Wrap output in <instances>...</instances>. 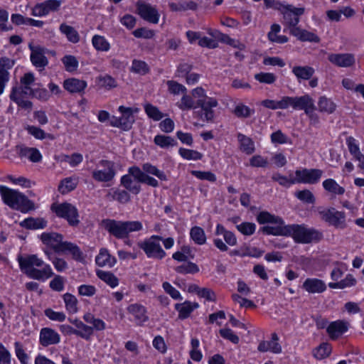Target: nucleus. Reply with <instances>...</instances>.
Wrapping results in <instances>:
<instances>
[{
  "instance_id": "1",
  "label": "nucleus",
  "mask_w": 364,
  "mask_h": 364,
  "mask_svg": "<svg viewBox=\"0 0 364 364\" xmlns=\"http://www.w3.org/2000/svg\"><path fill=\"white\" fill-rule=\"evenodd\" d=\"M18 261L21 269L31 279L45 281L54 275L50 266L36 255L18 257Z\"/></svg>"
},
{
  "instance_id": "2",
  "label": "nucleus",
  "mask_w": 364,
  "mask_h": 364,
  "mask_svg": "<svg viewBox=\"0 0 364 364\" xmlns=\"http://www.w3.org/2000/svg\"><path fill=\"white\" fill-rule=\"evenodd\" d=\"M104 228L117 239H124L133 232L142 230L143 225L140 221H122L114 219H105L102 221Z\"/></svg>"
},
{
  "instance_id": "3",
  "label": "nucleus",
  "mask_w": 364,
  "mask_h": 364,
  "mask_svg": "<svg viewBox=\"0 0 364 364\" xmlns=\"http://www.w3.org/2000/svg\"><path fill=\"white\" fill-rule=\"evenodd\" d=\"M293 238L296 243L309 244L318 242L323 237V233L313 228H309L305 224L289 225L288 235Z\"/></svg>"
},
{
  "instance_id": "4",
  "label": "nucleus",
  "mask_w": 364,
  "mask_h": 364,
  "mask_svg": "<svg viewBox=\"0 0 364 364\" xmlns=\"http://www.w3.org/2000/svg\"><path fill=\"white\" fill-rule=\"evenodd\" d=\"M0 194L4 203L13 209L27 212L34 207L24 195L8 187L0 186Z\"/></svg>"
},
{
  "instance_id": "5",
  "label": "nucleus",
  "mask_w": 364,
  "mask_h": 364,
  "mask_svg": "<svg viewBox=\"0 0 364 364\" xmlns=\"http://www.w3.org/2000/svg\"><path fill=\"white\" fill-rule=\"evenodd\" d=\"M51 210L60 218L67 220L70 226H77L80 223L79 213L77 208L69 203H53Z\"/></svg>"
},
{
  "instance_id": "6",
  "label": "nucleus",
  "mask_w": 364,
  "mask_h": 364,
  "mask_svg": "<svg viewBox=\"0 0 364 364\" xmlns=\"http://www.w3.org/2000/svg\"><path fill=\"white\" fill-rule=\"evenodd\" d=\"M161 240H162V237L152 235L149 239L139 242L138 245L144 250L147 257L161 260L166 255V252L162 249L160 245Z\"/></svg>"
},
{
  "instance_id": "7",
  "label": "nucleus",
  "mask_w": 364,
  "mask_h": 364,
  "mask_svg": "<svg viewBox=\"0 0 364 364\" xmlns=\"http://www.w3.org/2000/svg\"><path fill=\"white\" fill-rule=\"evenodd\" d=\"M318 214L321 219L329 225L338 229H345L347 227L346 215L344 211L329 208L318 210Z\"/></svg>"
},
{
  "instance_id": "8",
  "label": "nucleus",
  "mask_w": 364,
  "mask_h": 364,
  "mask_svg": "<svg viewBox=\"0 0 364 364\" xmlns=\"http://www.w3.org/2000/svg\"><path fill=\"white\" fill-rule=\"evenodd\" d=\"M280 11L283 17L282 24L289 29L291 34V31L298 27L300 16L304 13V8L286 5L282 7Z\"/></svg>"
},
{
  "instance_id": "9",
  "label": "nucleus",
  "mask_w": 364,
  "mask_h": 364,
  "mask_svg": "<svg viewBox=\"0 0 364 364\" xmlns=\"http://www.w3.org/2000/svg\"><path fill=\"white\" fill-rule=\"evenodd\" d=\"M118 110L121 116L119 117L112 116L109 121L110 126L119 128L124 131L129 130L135 121L133 109L120 106Z\"/></svg>"
},
{
  "instance_id": "10",
  "label": "nucleus",
  "mask_w": 364,
  "mask_h": 364,
  "mask_svg": "<svg viewBox=\"0 0 364 364\" xmlns=\"http://www.w3.org/2000/svg\"><path fill=\"white\" fill-rule=\"evenodd\" d=\"M203 92H184L181 101L176 103L178 107L182 110L196 109L198 107H207L208 104L203 102L205 98Z\"/></svg>"
},
{
  "instance_id": "11",
  "label": "nucleus",
  "mask_w": 364,
  "mask_h": 364,
  "mask_svg": "<svg viewBox=\"0 0 364 364\" xmlns=\"http://www.w3.org/2000/svg\"><path fill=\"white\" fill-rule=\"evenodd\" d=\"M215 235H223L225 243L221 239L215 238L213 240L214 245L220 251L226 252L228 250V247L227 245L230 246H235L237 245V237L235 235L225 228V227L221 224H218L215 229Z\"/></svg>"
},
{
  "instance_id": "12",
  "label": "nucleus",
  "mask_w": 364,
  "mask_h": 364,
  "mask_svg": "<svg viewBox=\"0 0 364 364\" xmlns=\"http://www.w3.org/2000/svg\"><path fill=\"white\" fill-rule=\"evenodd\" d=\"M323 171L318 168H303L295 171L296 183L316 184L317 183L322 175Z\"/></svg>"
},
{
  "instance_id": "13",
  "label": "nucleus",
  "mask_w": 364,
  "mask_h": 364,
  "mask_svg": "<svg viewBox=\"0 0 364 364\" xmlns=\"http://www.w3.org/2000/svg\"><path fill=\"white\" fill-rule=\"evenodd\" d=\"M136 8L137 14L144 21L154 24L159 23L160 14L158 10L151 4L138 1L136 4Z\"/></svg>"
},
{
  "instance_id": "14",
  "label": "nucleus",
  "mask_w": 364,
  "mask_h": 364,
  "mask_svg": "<svg viewBox=\"0 0 364 364\" xmlns=\"http://www.w3.org/2000/svg\"><path fill=\"white\" fill-rule=\"evenodd\" d=\"M48 92H11L10 99L23 109H31L32 103L29 100L30 96L40 100H46Z\"/></svg>"
},
{
  "instance_id": "15",
  "label": "nucleus",
  "mask_w": 364,
  "mask_h": 364,
  "mask_svg": "<svg viewBox=\"0 0 364 364\" xmlns=\"http://www.w3.org/2000/svg\"><path fill=\"white\" fill-rule=\"evenodd\" d=\"M100 165L103 166L104 168L94 170L92 173L93 179L98 182L112 181L116 174L114 163L107 160H102L100 161Z\"/></svg>"
},
{
  "instance_id": "16",
  "label": "nucleus",
  "mask_w": 364,
  "mask_h": 364,
  "mask_svg": "<svg viewBox=\"0 0 364 364\" xmlns=\"http://www.w3.org/2000/svg\"><path fill=\"white\" fill-rule=\"evenodd\" d=\"M127 311L133 317L130 321H134L137 326H143L149 320L147 309L139 303L129 304Z\"/></svg>"
},
{
  "instance_id": "17",
  "label": "nucleus",
  "mask_w": 364,
  "mask_h": 364,
  "mask_svg": "<svg viewBox=\"0 0 364 364\" xmlns=\"http://www.w3.org/2000/svg\"><path fill=\"white\" fill-rule=\"evenodd\" d=\"M139 168L138 166H132L128 169V173L124 175L120 180L122 186L133 194H138L141 191V183L134 175V169Z\"/></svg>"
},
{
  "instance_id": "18",
  "label": "nucleus",
  "mask_w": 364,
  "mask_h": 364,
  "mask_svg": "<svg viewBox=\"0 0 364 364\" xmlns=\"http://www.w3.org/2000/svg\"><path fill=\"white\" fill-rule=\"evenodd\" d=\"M63 235L57 232H43L41 235V240L43 243L55 252H62L63 251L65 241H63Z\"/></svg>"
},
{
  "instance_id": "19",
  "label": "nucleus",
  "mask_w": 364,
  "mask_h": 364,
  "mask_svg": "<svg viewBox=\"0 0 364 364\" xmlns=\"http://www.w3.org/2000/svg\"><path fill=\"white\" fill-rule=\"evenodd\" d=\"M286 103L287 108L291 107L296 110H304L305 113L314 105L313 99L307 95L296 97H286Z\"/></svg>"
},
{
  "instance_id": "20",
  "label": "nucleus",
  "mask_w": 364,
  "mask_h": 364,
  "mask_svg": "<svg viewBox=\"0 0 364 364\" xmlns=\"http://www.w3.org/2000/svg\"><path fill=\"white\" fill-rule=\"evenodd\" d=\"M60 342V334L49 327L42 328L39 333V343L43 347L56 345Z\"/></svg>"
},
{
  "instance_id": "21",
  "label": "nucleus",
  "mask_w": 364,
  "mask_h": 364,
  "mask_svg": "<svg viewBox=\"0 0 364 364\" xmlns=\"http://www.w3.org/2000/svg\"><path fill=\"white\" fill-rule=\"evenodd\" d=\"M328 60L332 64L340 68H349L355 63V55L352 53H331Z\"/></svg>"
},
{
  "instance_id": "22",
  "label": "nucleus",
  "mask_w": 364,
  "mask_h": 364,
  "mask_svg": "<svg viewBox=\"0 0 364 364\" xmlns=\"http://www.w3.org/2000/svg\"><path fill=\"white\" fill-rule=\"evenodd\" d=\"M14 60L8 57L0 58V91H4L9 82L10 80L9 70L14 67Z\"/></svg>"
},
{
  "instance_id": "23",
  "label": "nucleus",
  "mask_w": 364,
  "mask_h": 364,
  "mask_svg": "<svg viewBox=\"0 0 364 364\" xmlns=\"http://www.w3.org/2000/svg\"><path fill=\"white\" fill-rule=\"evenodd\" d=\"M28 48L31 51L30 60L32 64L36 68H45L48 60L44 54L43 49L40 46H33L31 43L28 45Z\"/></svg>"
},
{
  "instance_id": "24",
  "label": "nucleus",
  "mask_w": 364,
  "mask_h": 364,
  "mask_svg": "<svg viewBox=\"0 0 364 364\" xmlns=\"http://www.w3.org/2000/svg\"><path fill=\"white\" fill-rule=\"evenodd\" d=\"M302 288L309 294H321L326 290V285L321 279L307 278L304 282Z\"/></svg>"
},
{
  "instance_id": "25",
  "label": "nucleus",
  "mask_w": 364,
  "mask_h": 364,
  "mask_svg": "<svg viewBox=\"0 0 364 364\" xmlns=\"http://www.w3.org/2000/svg\"><path fill=\"white\" fill-rule=\"evenodd\" d=\"M297 38L301 42H309L318 43L321 41L319 36L315 33L311 32L299 26L291 31L290 34Z\"/></svg>"
},
{
  "instance_id": "26",
  "label": "nucleus",
  "mask_w": 364,
  "mask_h": 364,
  "mask_svg": "<svg viewBox=\"0 0 364 364\" xmlns=\"http://www.w3.org/2000/svg\"><path fill=\"white\" fill-rule=\"evenodd\" d=\"M16 151L21 158H27L34 163L39 162L42 159V156L36 148H31L19 145L16 146Z\"/></svg>"
},
{
  "instance_id": "27",
  "label": "nucleus",
  "mask_w": 364,
  "mask_h": 364,
  "mask_svg": "<svg viewBox=\"0 0 364 364\" xmlns=\"http://www.w3.org/2000/svg\"><path fill=\"white\" fill-rule=\"evenodd\" d=\"M348 323L344 321L338 320L331 322L327 327L326 331L330 338L333 340L337 339L341 335L348 331Z\"/></svg>"
},
{
  "instance_id": "28",
  "label": "nucleus",
  "mask_w": 364,
  "mask_h": 364,
  "mask_svg": "<svg viewBox=\"0 0 364 364\" xmlns=\"http://www.w3.org/2000/svg\"><path fill=\"white\" fill-rule=\"evenodd\" d=\"M278 336L276 333L272 334L271 341H264L259 343L257 349L260 352L270 351L273 353H280L282 347L278 343Z\"/></svg>"
},
{
  "instance_id": "29",
  "label": "nucleus",
  "mask_w": 364,
  "mask_h": 364,
  "mask_svg": "<svg viewBox=\"0 0 364 364\" xmlns=\"http://www.w3.org/2000/svg\"><path fill=\"white\" fill-rule=\"evenodd\" d=\"M199 306L196 302L186 301L181 304H176L175 309L178 312L180 319H186L190 316L191 314Z\"/></svg>"
},
{
  "instance_id": "30",
  "label": "nucleus",
  "mask_w": 364,
  "mask_h": 364,
  "mask_svg": "<svg viewBox=\"0 0 364 364\" xmlns=\"http://www.w3.org/2000/svg\"><path fill=\"white\" fill-rule=\"evenodd\" d=\"M96 264L100 267H113L117 260L114 257H112L107 249H101L99 254L95 258Z\"/></svg>"
},
{
  "instance_id": "31",
  "label": "nucleus",
  "mask_w": 364,
  "mask_h": 364,
  "mask_svg": "<svg viewBox=\"0 0 364 364\" xmlns=\"http://www.w3.org/2000/svg\"><path fill=\"white\" fill-rule=\"evenodd\" d=\"M60 32L65 35L67 40L72 43H77L80 41V36L77 31L73 26L63 23L59 26Z\"/></svg>"
},
{
  "instance_id": "32",
  "label": "nucleus",
  "mask_w": 364,
  "mask_h": 364,
  "mask_svg": "<svg viewBox=\"0 0 364 364\" xmlns=\"http://www.w3.org/2000/svg\"><path fill=\"white\" fill-rule=\"evenodd\" d=\"M107 197L110 200H116L122 204L127 203L130 200V195L127 189L112 188L109 191Z\"/></svg>"
},
{
  "instance_id": "33",
  "label": "nucleus",
  "mask_w": 364,
  "mask_h": 364,
  "mask_svg": "<svg viewBox=\"0 0 364 364\" xmlns=\"http://www.w3.org/2000/svg\"><path fill=\"white\" fill-rule=\"evenodd\" d=\"M63 87L65 91H85L87 82L82 80L71 77L64 80Z\"/></svg>"
},
{
  "instance_id": "34",
  "label": "nucleus",
  "mask_w": 364,
  "mask_h": 364,
  "mask_svg": "<svg viewBox=\"0 0 364 364\" xmlns=\"http://www.w3.org/2000/svg\"><path fill=\"white\" fill-rule=\"evenodd\" d=\"M314 69L311 66L296 65L292 68V73L296 77L298 80H310L314 74Z\"/></svg>"
},
{
  "instance_id": "35",
  "label": "nucleus",
  "mask_w": 364,
  "mask_h": 364,
  "mask_svg": "<svg viewBox=\"0 0 364 364\" xmlns=\"http://www.w3.org/2000/svg\"><path fill=\"white\" fill-rule=\"evenodd\" d=\"M257 220L259 224L272 223L276 225H283L284 220L279 217L272 215L267 211L260 212L257 216Z\"/></svg>"
},
{
  "instance_id": "36",
  "label": "nucleus",
  "mask_w": 364,
  "mask_h": 364,
  "mask_svg": "<svg viewBox=\"0 0 364 364\" xmlns=\"http://www.w3.org/2000/svg\"><path fill=\"white\" fill-rule=\"evenodd\" d=\"M77 184L78 178L77 177H68L60 181L58 191L62 194H66L75 190Z\"/></svg>"
},
{
  "instance_id": "37",
  "label": "nucleus",
  "mask_w": 364,
  "mask_h": 364,
  "mask_svg": "<svg viewBox=\"0 0 364 364\" xmlns=\"http://www.w3.org/2000/svg\"><path fill=\"white\" fill-rule=\"evenodd\" d=\"M92 44L94 48L100 52H107L110 50V43L103 36L95 34L92 38Z\"/></svg>"
},
{
  "instance_id": "38",
  "label": "nucleus",
  "mask_w": 364,
  "mask_h": 364,
  "mask_svg": "<svg viewBox=\"0 0 364 364\" xmlns=\"http://www.w3.org/2000/svg\"><path fill=\"white\" fill-rule=\"evenodd\" d=\"M323 188L334 195L341 196L345 193V188L341 186L334 179L328 178L323 181Z\"/></svg>"
},
{
  "instance_id": "39",
  "label": "nucleus",
  "mask_w": 364,
  "mask_h": 364,
  "mask_svg": "<svg viewBox=\"0 0 364 364\" xmlns=\"http://www.w3.org/2000/svg\"><path fill=\"white\" fill-rule=\"evenodd\" d=\"M218 40L226 45H228L232 48H237L239 50H243L245 49V45L241 43L239 40L232 38L229 35L219 32L217 36Z\"/></svg>"
},
{
  "instance_id": "40",
  "label": "nucleus",
  "mask_w": 364,
  "mask_h": 364,
  "mask_svg": "<svg viewBox=\"0 0 364 364\" xmlns=\"http://www.w3.org/2000/svg\"><path fill=\"white\" fill-rule=\"evenodd\" d=\"M21 225L31 230L43 229L47 225V221L43 218H29L22 221Z\"/></svg>"
},
{
  "instance_id": "41",
  "label": "nucleus",
  "mask_w": 364,
  "mask_h": 364,
  "mask_svg": "<svg viewBox=\"0 0 364 364\" xmlns=\"http://www.w3.org/2000/svg\"><path fill=\"white\" fill-rule=\"evenodd\" d=\"M64 246L62 252H70L72 255L73 259L75 261L82 262L84 260L83 252L77 245L65 241Z\"/></svg>"
},
{
  "instance_id": "42",
  "label": "nucleus",
  "mask_w": 364,
  "mask_h": 364,
  "mask_svg": "<svg viewBox=\"0 0 364 364\" xmlns=\"http://www.w3.org/2000/svg\"><path fill=\"white\" fill-rule=\"evenodd\" d=\"M191 240L198 245H203L206 242V235L203 229L199 226H194L190 230Z\"/></svg>"
},
{
  "instance_id": "43",
  "label": "nucleus",
  "mask_w": 364,
  "mask_h": 364,
  "mask_svg": "<svg viewBox=\"0 0 364 364\" xmlns=\"http://www.w3.org/2000/svg\"><path fill=\"white\" fill-rule=\"evenodd\" d=\"M154 142L162 149H168L177 145V141L173 137L163 134L156 135L154 139Z\"/></svg>"
},
{
  "instance_id": "44",
  "label": "nucleus",
  "mask_w": 364,
  "mask_h": 364,
  "mask_svg": "<svg viewBox=\"0 0 364 364\" xmlns=\"http://www.w3.org/2000/svg\"><path fill=\"white\" fill-rule=\"evenodd\" d=\"M289 225H277L276 227L264 226L262 228V232L267 235H280L287 237Z\"/></svg>"
},
{
  "instance_id": "45",
  "label": "nucleus",
  "mask_w": 364,
  "mask_h": 364,
  "mask_svg": "<svg viewBox=\"0 0 364 364\" xmlns=\"http://www.w3.org/2000/svg\"><path fill=\"white\" fill-rule=\"evenodd\" d=\"M97 276L107 285L112 288L116 287L119 284V280L114 274L110 272L97 270Z\"/></svg>"
},
{
  "instance_id": "46",
  "label": "nucleus",
  "mask_w": 364,
  "mask_h": 364,
  "mask_svg": "<svg viewBox=\"0 0 364 364\" xmlns=\"http://www.w3.org/2000/svg\"><path fill=\"white\" fill-rule=\"evenodd\" d=\"M318 110L321 112L332 114L336 108V105L330 99L321 97L318 102Z\"/></svg>"
},
{
  "instance_id": "47",
  "label": "nucleus",
  "mask_w": 364,
  "mask_h": 364,
  "mask_svg": "<svg viewBox=\"0 0 364 364\" xmlns=\"http://www.w3.org/2000/svg\"><path fill=\"white\" fill-rule=\"evenodd\" d=\"M131 71L134 73L145 75L150 72V68L145 61L134 59L132 63Z\"/></svg>"
},
{
  "instance_id": "48",
  "label": "nucleus",
  "mask_w": 364,
  "mask_h": 364,
  "mask_svg": "<svg viewBox=\"0 0 364 364\" xmlns=\"http://www.w3.org/2000/svg\"><path fill=\"white\" fill-rule=\"evenodd\" d=\"M174 270L176 272L181 274H193L199 272V267L196 263L189 261L174 267Z\"/></svg>"
},
{
  "instance_id": "49",
  "label": "nucleus",
  "mask_w": 364,
  "mask_h": 364,
  "mask_svg": "<svg viewBox=\"0 0 364 364\" xmlns=\"http://www.w3.org/2000/svg\"><path fill=\"white\" fill-rule=\"evenodd\" d=\"M134 175L141 182L151 187H158L159 181L154 178L144 173L140 168L134 169Z\"/></svg>"
},
{
  "instance_id": "50",
  "label": "nucleus",
  "mask_w": 364,
  "mask_h": 364,
  "mask_svg": "<svg viewBox=\"0 0 364 364\" xmlns=\"http://www.w3.org/2000/svg\"><path fill=\"white\" fill-rule=\"evenodd\" d=\"M141 170L147 175L151 174L156 176L161 181L167 180V176L163 171L159 170L156 166L149 163L144 164Z\"/></svg>"
},
{
  "instance_id": "51",
  "label": "nucleus",
  "mask_w": 364,
  "mask_h": 364,
  "mask_svg": "<svg viewBox=\"0 0 364 364\" xmlns=\"http://www.w3.org/2000/svg\"><path fill=\"white\" fill-rule=\"evenodd\" d=\"M63 301L65 305L66 310L70 314H75L78 311L77 308V298L70 294V293H65L63 296Z\"/></svg>"
},
{
  "instance_id": "52",
  "label": "nucleus",
  "mask_w": 364,
  "mask_h": 364,
  "mask_svg": "<svg viewBox=\"0 0 364 364\" xmlns=\"http://www.w3.org/2000/svg\"><path fill=\"white\" fill-rule=\"evenodd\" d=\"M255 111L253 108H250L248 106L239 103L237 104L233 110L234 114L238 118H247L255 114Z\"/></svg>"
},
{
  "instance_id": "53",
  "label": "nucleus",
  "mask_w": 364,
  "mask_h": 364,
  "mask_svg": "<svg viewBox=\"0 0 364 364\" xmlns=\"http://www.w3.org/2000/svg\"><path fill=\"white\" fill-rule=\"evenodd\" d=\"M238 139L240 141L241 150L247 154H251L255 151L254 142L245 135L240 134Z\"/></svg>"
},
{
  "instance_id": "54",
  "label": "nucleus",
  "mask_w": 364,
  "mask_h": 364,
  "mask_svg": "<svg viewBox=\"0 0 364 364\" xmlns=\"http://www.w3.org/2000/svg\"><path fill=\"white\" fill-rule=\"evenodd\" d=\"M180 156L186 160H200L203 158V154L196 150L188 149L185 148H180L178 149Z\"/></svg>"
},
{
  "instance_id": "55",
  "label": "nucleus",
  "mask_w": 364,
  "mask_h": 364,
  "mask_svg": "<svg viewBox=\"0 0 364 364\" xmlns=\"http://www.w3.org/2000/svg\"><path fill=\"white\" fill-rule=\"evenodd\" d=\"M144 109L148 117L154 121H159L164 117L162 112L159 111L158 107L151 104L146 103L144 105Z\"/></svg>"
},
{
  "instance_id": "56",
  "label": "nucleus",
  "mask_w": 364,
  "mask_h": 364,
  "mask_svg": "<svg viewBox=\"0 0 364 364\" xmlns=\"http://www.w3.org/2000/svg\"><path fill=\"white\" fill-rule=\"evenodd\" d=\"M261 104L264 107L272 109H284L287 108V104L286 103V97H283L281 100H265L262 101Z\"/></svg>"
},
{
  "instance_id": "57",
  "label": "nucleus",
  "mask_w": 364,
  "mask_h": 364,
  "mask_svg": "<svg viewBox=\"0 0 364 364\" xmlns=\"http://www.w3.org/2000/svg\"><path fill=\"white\" fill-rule=\"evenodd\" d=\"M62 62L65 66V70L68 72L75 71L79 65V62L74 55H66L63 59Z\"/></svg>"
},
{
  "instance_id": "58",
  "label": "nucleus",
  "mask_w": 364,
  "mask_h": 364,
  "mask_svg": "<svg viewBox=\"0 0 364 364\" xmlns=\"http://www.w3.org/2000/svg\"><path fill=\"white\" fill-rule=\"evenodd\" d=\"M331 352V347L328 343H322L313 351L314 356L318 360L328 357Z\"/></svg>"
},
{
  "instance_id": "59",
  "label": "nucleus",
  "mask_w": 364,
  "mask_h": 364,
  "mask_svg": "<svg viewBox=\"0 0 364 364\" xmlns=\"http://www.w3.org/2000/svg\"><path fill=\"white\" fill-rule=\"evenodd\" d=\"M35 80V77L33 73H25L21 78V84L24 87V89L28 90V91H47L46 89H32L31 88V85L33 83Z\"/></svg>"
},
{
  "instance_id": "60",
  "label": "nucleus",
  "mask_w": 364,
  "mask_h": 364,
  "mask_svg": "<svg viewBox=\"0 0 364 364\" xmlns=\"http://www.w3.org/2000/svg\"><path fill=\"white\" fill-rule=\"evenodd\" d=\"M132 35L137 38L151 39L155 36L156 33L152 29L141 27L133 31Z\"/></svg>"
},
{
  "instance_id": "61",
  "label": "nucleus",
  "mask_w": 364,
  "mask_h": 364,
  "mask_svg": "<svg viewBox=\"0 0 364 364\" xmlns=\"http://www.w3.org/2000/svg\"><path fill=\"white\" fill-rule=\"evenodd\" d=\"M294 196L301 201L308 203L313 204L315 203V197L314 194L308 189L296 191Z\"/></svg>"
},
{
  "instance_id": "62",
  "label": "nucleus",
  "mask_w": 364,
  "mask_h": 364,
  "mask_svg": "<svg viewBox=\"0 0 364 364\" xmlns=\"http://www.w3.org/2000/svg\"><path fill=\"white\" fill-rule=\"evenodd\" d=\"M237 230L242 235L250 236L253 235L256 230V225L253 223L244 222L236 225Z\"/></svg>"
},
{
  "instance_id": "63",
  "label": "nucleus",
  "mask_w": 364,
  "mask_h": 364,
  "mask_svg": "<svg viewBox=\"0 0 364 364\" xmlns=\"http://www.w3.org/2000/svg\"><path fill=\"white\" fill-rule=\"evenodd\" d=\"M28 132L38 139H43L48 138L53 139V136L50 134H46L43 129L35 126H28L26 128Z\"/></svg>"
},
{
  "instance_id": "64",
  "label": "nucleus",
  "mask_w": 364,
  "mask_h": 364,
  "mask_svg": "<svg viewBox=\"0 0 364 364\" xmlns=\"http://www.w3.org/2000/svg\"><path fill=\"white\" fill-rule=\"evenodd\" d=\"M79 324L78 329H76V336L85 340H89L93 334V328L85 324L83 322Z\"/></svg>"
}]
</instances>
